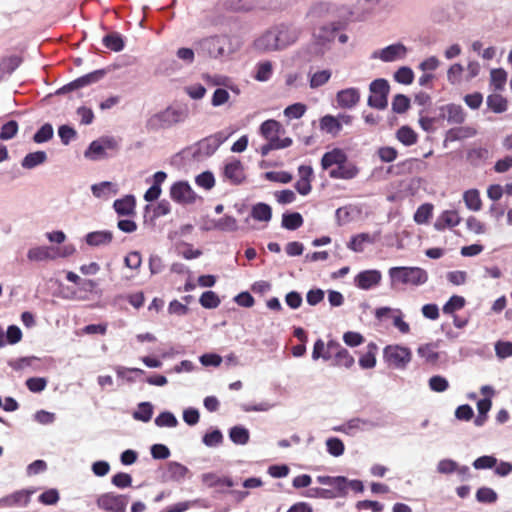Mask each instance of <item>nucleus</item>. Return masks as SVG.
<instances>
[{
  "mask_svg": "<svg viewBox=\"0 0 512 512\" xmlns=\"http://www.w3.org/2000/svg\"><path fill=\"white\" fill-rule=\"evenodd\" d=\"M321 167L329 171L332 179L351 180L359 174L357 165L349 161L347 154L340 148L325 152L321 158Z\"/></svg>",
  "mask_w": 512,
  "mask_h": 512,
  "instance_id": "f257e3e1",
  "label": "nucleus"
},
{
  "mask_svg": "<svg viewBox=\"0 0 512 512\" xmlns=\"http://www.w3.org/2000/svg\"><path fill=\"white\" fill-rule=\"evenodd\" d=\"M239 47L238 39L222 35L202 39L197 43L196 51L199 55L211 58H227Z\"/></svg>",
  "mask_w": 512,
  "mask_h": 512,
  "instance_id": "f03ea898",
  "label": "nucleus"
},
{
  "mask_svg": "<svg viewBox=\"0 0 512 512\" xmlns=\"http://www.w3.org/2000/svg\"><path fill=\"white\" fill-rule=\"evenodd\" d=\"M390 288L398 289L400 285L418 287L428 281L425 269L416 266H397L388 270Z\"/></svg>",
  "mask_w": 512,
  "mask_h": 512,
  "instance_id": "7ed1b4c3",
  "label": "nucleus"
},
{
  "mask_svg": "<svg viewBox=\"0 0 512 512\" xmlns=\"http://www.w3.org/2000/svg\"><path fill=\"white\" fill-rule=\"evenodd\" d=\"M188 114V108L185 106H168L151 115L146 121V128L150 131L169 129L184 122Z\"/></svg>",
  "mask_w": 512,
  "mask_h": 512,
  "instance_id": "20e7f679",
  "label": "nucleus"
},
{
  "mask_svg": "<svg viewBox=\"0 0 512 512\" xmlns=\"http://www.w3.org/2000/svg\"><path fill=\"white\" fill-rule=\"evenodd\" d=\"M317 482L328 486V500L336 498H345L348 496L349 490L355 493H362L364 491V485L361 480L353 479L350 480L345 476H326L320 475L316 478Z\"/></svg>",
  "mask_w": 512,
  "mask_h": 512,
  "instance_id": "39448f33",
  "label": "nucleus"
},
{
  "mask_svg": "<svg viewBox=\"0 0 512 512\" xmlns=\"http://www.w3.org/2000/svg\"><path fill=\"white\" fill-rule=\"evenodd\" d=\"M228 137V134L219 131L186 148L183 153L190 156L194 161H202L212 156Z\"/></svg>",
  "mask_w": 512,
  "mask_h": 512,
  "instance_id": "423d86ee",
  "label": "nucleus"
},
{
  "mask_svg": "<svg viewBox=\"0 0 512 512\" xmlns=\"http://www.w3.org/2000/svg\"><path fill=\"white\" fill-rule=\"evenodd\" d=\"M370 96L367 104L371 108L384 110L388 106L389 83L384 78L373 80L369 85Z\"/></svg>",
  "mask_w": 512,
  "mask_h": 512,
  "instance_id": "0eeeda50",
  "label": "nucleus"
},
{
  "mask_svg": "<svg viewBox=\"0 0 512 512\" xmlns=\"http://www.w3.org/2000/svg\"><path fill=\"white\" fill-rule=\"evenodd\" d=\"M128 499V496L123 494L106 492L97 496L96 505L106 512H126Z\"/></svg>",
  "mask_w": 512,
  "mask_h": 512,
  "instance_id": "6e6552de",
  "label": "nucleus"
},
{
  "mask_svg": "<svg viewBox=\"0 0 512 512\" xmlns=\"http://www.w3.org/2000/svg\"><path fill=\"white\" fill-rule=\"evenodd\" d=\"M411 350L405 346L388 345L384 348V360L390 365L398 369L405 368L411 361Z\"/></svg>",
  "mask_w": 512,
  "mask_h": 512,
  "instance_id": "1a4fd4ad",
  "label": "nucleus"
},
{
  "mask_svg": "<svg viewBox=\"0 0 512 512\" xmlns=\"http://www.w3.org/2000/svg\"><path fill=\"white\" fill-rule=\"evenodd\" d=\"M281 50L293 45L301 34V29L292 23H279L272 26Z\"/></svg>",
  "mask_w": 512,
  "mask_h": 512,
  "instance_id": "9d476101",
  "label": "nucleus"
},
{
  "mask_svg": "<svg viewBox=\"0 0 512 512\" xmlns=\"http://www.w3.org/2000/svg\"><path fill=\"white\" fill-rule=\"evenodd\" d=\"M105 75H106V70H104V69L95 70L91 73L83 75V76L71 81L70 83L62 86L61 88L56 90L55 94L63 95V94H67L72 91L78 90L80 88L86 87L90 84L100 81Z\"/></svg>",
  "mask_w": 512,
  "mask_h": 512,
  "instance_id": "9b49d317",
  "label": "nucleus"
},
{
  "mask_svg": "<svg viewBox=\"0 0 512 512\" xmlns=\"http://www.w3.org/2000/svg\"><path fill=\"white\" fill-rule=\"evenodd\" d=\"M407 47L402 43H394L384 47L383 49L376 50L371 54L372 59H380L383 62H394L402 60L407 55Z\"/></svg>",
  "mask_w": 512,
  "mask_h": 512,
  "instance_id": "f8f14e48",
  "label": "nucleus"
},
{
  "mask_svg": "<svg viewBox=\"0 0 512 512\" xmlns=\"http://www.w3.org/2000/svg\"><path fill=\"white\" fill-rule=\"evenodd\" d=\"M375 317L382 320L384 317L390 316L393 320V326L397 328L402 334H407L410 331V326L403 320V312L398 308L380 307L375 310Z\"/></svg>",
  "mask_w": 512,
  "mask_h": 512,
  "instance_id": "ddd939ff",
  "label": "nucleus"
},
{
  "mask_svg": "<svg viewBox=\"0 0 512 512\" xmlns=\"http://www.w3.org/2000/svg\"><path fill=\"white\" fill-rule=\"evenodd\" d=\"M339 30V26L337 23H329L321 26L317 32H315L314 36L316 42L313 44L316 47V55H323L324 50L319 48L318 46H323L326 43L334 41L337 36Z\"/></svg>",
  "mask_w": 512,
  "mask_h": 512,
  "instance_id": "4468645a",
  "label": "nucleus"
},
{
  "mask_svg": "<svg viewBox=\"0 0 512 512\" xmlns=\"http://www.w3.org/2000/svg\"><path fill=\"white\" fill-rule=\"evenodd\" d=\"M254 48L261 53L281 51L272 27L254 40Z\"/></svg>",
  "mask_w": 512,
  "mask_h": 512,
  "instance_id": "2eb2a0df",
  "label": "nucleus"
},
{
  "mask_svg": "<svg viewBox=\"0 0 512 512\" xmlns=\"http://www.w3.org/2000/svg\"><path fill=\"white\" fill-rule=\"evenodd\" d=\"M382 274L379 270H364L358 273L354 278L355 285L362 290H370L379 285Z\"/></svg>",
  "mask_w": 512,
  "mask_h": 512,
  "instance_id": "dca6fc26",
  "label": "nucleus"
},
{
  "mask_svg": "<svg viewBox=\"0 0 512 512\" xmlns=\"http://www.w3.org/2000/svg\"><path fill=\"white\" fill-rule=\"evenodd\" d=\"M170 197L178 203H191L195 200V194L187 182H175L170 188Z\"/></svg>",
  "mask_w": 512,
  "mask_h": 512,
  "instance_id": "f3484780",
  "label": "nucleus"
},
{
  "mask_svg": "<svg viewBox=\"0 0 512 512\" xmlns=\"http://www.w3.org/2000/svg\"><path fill=\"white\" fill-rule=\"evenodd\" d=\"M361 98L360 90L355 87L342 89L336 94V101L340 108L351 109L355 107Z\"/></svg>",
  "mask_w": 512,
  "mask_h": 512,
  "instance_id": "a211bd4d",
  "label": "nucleus"
},
{
  "mask_svg": "<svg viewBox=\"0 0 512 512\" xmlns=\"http://www.w3.org/2000/svg\"><path fill=\"white\" fill-rule=\"evenodd\" d=\"M440 116L447 120L449 124L460 125L465 122L466 112L458 104L450 103L440 108Z\"/></svg>",
  "mask_w": 512,
  "mask_h": 512,
  "instance_id": "6ab92c4d",
  "label": "nucleus"
},
{
  "mask_svg": "<svg viewBox=\"0 0 512 512\" xmlns=\"http://www.w3.org/2000/svg\"><path fill=\"white\" fill-rule=\"evenodd\" d=\"M224 177L232 184L238 185L245 179L244 168L241 161L233 159L224 166Z\"/></svg>",
  "mask_w": 512,
  "mask_h": 512,
  "instance_id": "aec40b11",
  "label": "nucleus"
},
{
  "mask_svg": "<svg viewBox=\"0 0 512 512\" xmlns=\"http://www.w3.org/2000/svg\"><path fill=\"white\" fill-rule=\"evenodd\" d=\"M374 426V423L370 420L362 418H353L340 426L334 427L333 430L353 436L359 430L372 428Z\"/></svg>",
  "mask_w": 512,
  "mask_h": 512,
  "instance_id": "412c9836",
  "label": "nucleus"
},
{
  "mask_svg": "<svg viewBox=\"0 0 512 512\" xmlns=\"http://www.w3.org/2000/svg\"><path fill=\"white\" fill-rule=\"evenodd\" d=\"M27 258L33 262L54 260L57 258L56 249L49 246L33 247L28 250Z\"/></svg>",
  "mask_w": 512,
  "mask_h": 512,
  "instance_id": "4be33fe9",
  "label": "nucleus"
},
{
  "mask_svg": "<svg viewBox=\"0 0 512 512\" xmlns=\"http://www.w3.org/2000/svg\"><path fill=\"white\" fill-rule=\"evenodd\" d=\"M118 191V185L111 181H103L91 186L93 196L99 199H108L111 196L116 195Z\"/></svg>",
  "mask_w": 512,
  "mask_h": 512,
  "instance_id": "5701e85b",
  "label": "nucleus"
},
{
  "mask_svg": "<svg viewBox=\"0 0 512 512\" xmlns=\"http://www.w3.org/2000/svg\"><path fill=\"white\" fill-rule=\"evenodd\" d=\"M461 222V217L454 210H446L436 219L434 228L442 231L446 227H455Z\"/></svg>",
  "mask_w": 512,
  "mask_h": 512,
  "instance_id": "b1692460",
  "label": "nucleus"
},
{
  "mask_svg": "<svg viewBox=\"0 0 512 512\" xmlns=\"http://www.w3.org/2000/svg\"><path fill=\"white\" fill-rule=\"evenodd\" d=\"M113 233L111 231H93L85 236V241L89 246H105L112 242Z\"/></svg>",
  "mask_w": 512,
  "mask_h": 512,
  "instance_id": "393cba45",
  "label": "nucleus"
},
{
  "mask_svg": "<svg viewBox=\"0 0 512 512\" xmlns=\"http://www.w3.org/2000/svg\"><path fill=\"white\" fill-rule=\"evenodd\" d=\"M135 197L133 195H126L123 198L117 199L113 203V208L120 216H129L135 212Z\"/></svg>",
  "mask_w": 512,
  "mask_h": 512,
  "instance_id": "a878e982",
  "label": "nucleus"
},
{
  "mask_svg": "<svg viewBox=\"0 0 512 512\" xmlns=\"http://www.w3.org/2000/svg\"><path fill=\"white\" fill-rule=\"evenodd\" d=\"M212 229L224 232H234L238 230V222L233 216L225 215L218 220H213L212 226H203V230L208 231Z\"/></svg>",
  "mask_w": 512,
  "mask_h": 512,
  "instance_id": "bb28decb",
  "label": "nucleus"
},
{
  "mask_svg": "<svg viewBox=\"0 0 512 512\" xmlns=\"http://www.w3.org/2000/svg\"><path fill=\"white\" fill-rule=\"evenodd\" d=\"M375 241V236L369 233H360L351 237L347 247L356 253H361L365 249V244H373Z\"/></svg>",
  "mask_w": 512,
  "mask_h": 512,
  "instance_id": "cd10ccee",
  "label": "nucleus"
},
{
  "mask_svg": "<svg viewBox=\"0 0 512 512\" xmlns=\"http://www.w3.org/2000/svg\"><path fill=\"white\" fill-rule=\"evenodd\" d=\"M477 134V131L473 127L469 126H461L456 128H451L446 132L445 140L446 141H458L466 138H471Z\"/></svg>",
  "mask_w": 512,
  "mask_h": 512,
  "instance_id": "c85d7f7f",
  "label": "nucleus"
},
{
  "mask_svg": "<svg viewBox=\"0 0 512 512\" xmlns=\"http://www.w3.org/2000/svg\"><path fill=\"white\" fill-rule=\"evenodd\" d=\"M331 76L332 71L330 69L317 70L315 72H312V70H310L308 73L310 88L317 89L319 87H322L323 85L329 82Z\"/></svg>",
  "mask_w": 512,
  "mask_h": 512,
  "instance_id": "c756f323",
  "label": "nucleus"
},
{
  "mask_svg": "<svg viewBox=\"0 0 512 512\" xmlns=\"http://www.w3.org/2000/svg\"><path fill=\"white\" fill-rule=\"evenodd\" d=\"M396 139L404 146H412L418 141V134L408 125L401 126L395 134Z\"/></svg>",
  "mask_w": 512,
  "mask_h": 512,
  "instance_id": "7c9ffc66",
  "label": "nucleus"
},
{
  "mask_svg": "<svg viewBox=\"0 0 512 512\" xmlns=\"http://www.w3.org/2000/svg\"><path fill=\"white\" fill-rule=\"evenodd\" d=\"M250 215L254 220L269 222L272 218V209L268 204L259 202L252 206Z\"/></svg>",
  "mask_w": 512,
  "mask_h": 512,
  "instance_id": "2f4dec72",
  "label": "nucleus"
},
{
  "mask_svg": "<svg viewBox=\"0 0 512 512\" xmlns=\"http://www.w3.org/2000/svg\"><path fill=\"white\" fill-rule=\"evenodd\" d=\"M47 160L45 151H36L28 153L21 161V166L25 169H33Z\"/></svg>",
  "mask_w": 512,
  "mask_h": 512,
  "instance_id": "473e14b6",
  "label": "nucleus"
},
{
  "mask_svg": "<svg viewBox=\"0 0 512 512\" xmlns=\"http://www.w3.org/2000/svg\"><path fill=\"white\" fill-rule=\"evenodd\" d=\"M103 45L114 52H120L125 47V41L121 34L113 32L107 34L102 39Z\"/></svg>",
  "mask_w": 512,
  "mask_h": 512,
  "instance_id": "72a5a7b5",
  "label": "nucleus"
},
{
  "mask_svg": "<svg viewBox=\"0 0 512 512\" xmlns=\"http://www.w3.org/2000/svg\"><path fill=\"white\" fill-rule=\"evenodd\" d=\"M229 438L236 445H246L250 439V433L247 428L236 425L230 428Z\"/></svg>",
  "mask_w": 512,
  "mask_h": 512,
  "instance_id": "f704fd0d",
  "label": "nucleus"
},
{
  "mask_svg": "<svg viewBox=\"0 0 512 512\" xmlns=\"http://www.w3.org/2000/svg\"><path fill=\"white\" fill-rule=\"evenodd\" d=\"M281 128L282 126L278 121L269 119L261 124L260 133L265 139L272 141L278 136Z\"/></svg>",
  "mask_w": 512,
  "mask_h": 512,
  "instance_id": "c9c22d12",
  "label": "nucleus"
},
{
  "mask_svg": "<svg viewBox=\"0 0 512 512\" xmlns=\"http://www.w3.org/2000/svg\"><path fill=\"white\" fill-rule=\"evenodd\" d=\"M320 129L328 134L336 136L342 130L336 116L325 115L320 119Z\"/></svg>",
  "mask_w": 512,
  "mask_h": 512,
  "instance_id": "e433bc0d",
  "label": "nucleus"
},
{
  "mask_svg": "<svg viewBox=\"0 0 512 512\" xmlns=\"http://www.w3.org/2000/svg\"><path fill=\"white\" fill-rule=\"evenodd\" d=\"M463 200L466 207L471 211H479L482 207L480 193L477 189H470L464 192Z\"/></svg>",
  "mask_w": 512,
  "mask_h": 512,
  "instance_id": "4c0bfd02",
  "label": "nucleus"
},
{
  "mask_svg": "<svg viewBox=\"0 0 512 512\" xmlns=\"http://www.w3.org/2000/svg\"><path fill=\"white\" fill-rule=\"evenodd\" d=\"M489 157V150L484 147H476L468 150L467 160L473 166H478Z\"/></svg>",
  "mask_w": 512,
  "mask_h": 512,
  "instance_id": "58836bf2",
  "label": "nucleus"
},
{
  "mask_svg": "<svg viewBox=\"0 0 512 512\" xmlns=\"http://www.w3.org/2000/svg\"><path fill=\"white\" fill-rule=\"evenodd\" d=\"M255 69H256V72H255L254 78L257 81L266 82L272 77L273 64L271 61L267 60V61L259 62V63H257Z\"/></svg>",
  "mask_w": 512,
  "mask_h": 512,
  "instance_id": "ea45409f",
  "label": "nucleus"
},
{
  "mask_svg": "<svg viewBox=\"0 0 512 512\" xmlns=\"http://www.w3.org/2000/svg\"><path fill=\"white\" fill-rule=\"evenodd\" d=\"M303 225V217L298 212L284 213L282 215V226L287 230H296Z\"/></svg>",
  "mask_w": 512,
  "mask_h": 512,
  "instance_id": "a19ab883",
  "label": "nucleus"
},
{
  "mask_svg": "<svg viewBox=\"0 0 512 512\" xmlns=\"http://www.w3.org/2000/svg\"><path fill=\"white\" fill-rule=\"evenodd\" d=\"M84 156L90 160L96 161L108 157V154L103 149V146L100 144L99 140L96 139L90 143L84 152Z\"/></svg>",
  "mask_w": 512,
  "mask_h": 512,
  "instance_id": "79ce46f5",
  "label": "nucleus"
},
{
  "mask_svg": "<svg viewBox=\"0 0 512 512\" xmlns=\"http://www.w3.org/2000/svg\"><path fill=\"white\" fill-rule=\"evenodd\" d=\"M436 348V344L427 343L419 346L417 353L421 358L425 359L426 362L435 363L439 359V354L436 351Z\"/></svg>",
  "mask_w": 512,
  "mask_h": 512,
  "instance_id": "37998d69",
  "label": "nucleus"
},
{
  "mask_svg": "<svg viewBox=\"0 0 512 512\" xmlns=\"http://www.w3.org/2000/svg\"><path fill=\"white\" fill-rule=\"evenodd\" d=\"M153 415V405L150 402H141L137 410L133 412V418L137 421L149 422Z\"/></svg>",
  "mask_w": 512,
  "mask_h": 512,
  "instance_id": "c03bdc74",
  "label": "nucleus"
},
{
  "mask_svg": "<svg viewBox=\"0 0 512 512\" xmlns=\"http://www.w3.org/2000/svg\"><path fill=\"white\" fill-rule=\"evenodd\" d=\"M487 106L495 113H503L507 110V100L500 94H491L487 97Z\"/></svg>",
  "mask_w": 512,
  "mask_h": 512,
  "instance_id": "a18cd8bd",
  "label": "nucleus"
},
{
  "mask_svg": "<svg viewBox=\"0 0 512 512\" xmlns=\"http://www.w3.org/2000/svg\"><path fill=\"white\" fill-rule=\"evenodd\" d=\"M22 60L16 55L3 58L0 62V72L2 74H12L21 64Z\"/></svg>",
  "mask_w": 512,
  "mask_h": 512,
  "instance_id": "49530a36",
  "label": "nucleus"
},
{
  "mask_svg": "<svg viewBox=\"0 0 512 512\" xmlns=\"http://www.w3.org/2000/svg\"><path fill=\"white\" fill-rule=\"evenodd\" d=\"M169 476L173 480H181L186 477L189 472L188 468L179 462H169L167 466Z\"/></svg>",
  "mask_w": 512,
  "mask_h": 512,
  "instance_id": "de8ad7c7",
  "label": "nucleus"
},
{
  "mask_svg": "<svg viewBox=\"0 0 512 512\" xmlns=\"http://www.w3.org/2000/svg\"><path fill=\"white\" fill-rule=\"evenodd\" d=\"M465 299L462 296L453 295L444 304L442 310L444 314H453L455 311L462 309L465 306Z\"/></svg>",
  "mask_w": 512,
  "mask_h": 512,
  "instance_id": "09e8293b",
  "label": "nucleus"
},
{
  "mask_svg": "<svg viewBox=\"0 0 512 512\" xmlns=\"http://www.w3.org/2000/svg\"><path fill=\"white\" fill-rule=\"evenodd\" d=\"M199 303L206 309H214L220 305V298L214 291H205L200 296Z\"/></svg>",
  "mask_w": 512,
  "mask_h": 512,
  "instance_id": "8fccbe9b",
  "label": "nucleus"
},
{
  "mask_svg": "<svg viewBox=\"0 0 512 512\" xmlns=\"http://www.w3.org/2000/svg\"><path fill=\"white\" fill-rule=\"evenodd\" d=\"M327 451L334 457H339L344 453L345 446L341 439L331 437L326 440Z\"/></svg>",
  "mask_w": 512,
  "mask_h": 512,
  "instance_id": "3c124183",
  "label": "nucleus"
},
{
  "mask_svg": "<svg viewBox=\"0 0 512 512\" xmlns=\"http://www.w3.org/2000/svg\"><path fill=\"white\" fill-rule=\"evenodd\" d=\"M392 110L397 114L406 112L410 107V99L403 94H397L392 100Z\"/></svg>",
  "mask_w": 512,
  "mask_h": 512,
  "instance_id": "603ef678",
  "label": "nucleus"
},
{
  "mask_svg": "<svg viewBox=\"0 0 512 512\" xmlns=\"http://www.w3.org/2000/svg\"><path fill=\"white\" fill-rule=\"evenodd\" d=\"M433 206L429 203H425L420 205L415 214H414V221L417 224H424L426 223L429 218L432 216Z\"/></svg>",
  "mask_w": 512,
  "mask_h": 512,
  "instance_id": "864d4df0",
  "label": "nucleus"
},
{
  "mask_svg": "<svg viewBox=\"0 0 512 512\" xmlns=\"http://www.w3.org/2000/svg\"><path fill=\"white\" fill-rule=\"evenodd\" d=\"M178 424L177 418L174 416L173 413L164 411L161 412L156 418H155V425L158 427H176Z\"/></svg>",
  "mask_w": 512,
  "mask_h": 512,
  "instance_id": "5fc2aeb1",
  "label": "nucleus"
},
{
  "mask_svg": "<svg viewBox=\"0 0 512 512\" xmlns=\"http://www.w3.org/2000/svg\"><path fill=\"white\" fill-rule=\"evenodd\" d=\"M19 126L15 120H10L2 125L0 129V139L7 141L14 138L17 135Z\"/></svg>",
  "mask_w": 512,
  "mask_h": 512,
  "instance_id": "6e6d98bb",
  "label": "nucleus"
},
{
  "mask_svg": "<svg viewBox=\"0 0 512 512\" xmlns=\"http://www.w3.org/2000/svg\"><path fill=\"white\" fill-rule=\"evenodd\" d=\"M394 79L398 83L409 85L414 80V73L410 67L403 66L394 73Z\"/></svg>",
  "mask_w": 512,
  "mask_h": 512,
  "instance_id": "4d7b16f0",
  "label": "nucleus"
},
{
  "mask_svg": "<svg viewBox=\"0 0 512 512\" xmlns=\"http://www.w3.org/2000/svg\"><path fill=\"white\" fill-rule=\"evenodd\" d=\"M491 84L494 86L496 90H502L505 86L507 80V73L504 69H492L491 73Z\"/></svg>",
  "mask_w": 512,
  "mask_h": 512,
  "instance_id": "13d9d810",
  "label": "nucleus"
},
{
  "mask_svg": "<svg viewBox=\"0 0 512 512\" xmlns=\"http://www.w3.org/2000/svg\"><path fill=\"white\" fill-rule=\"evenodd\" d=\"M26 387L32 393H40L47 387L48 381L44 377H31L25 382Z\"/></svg>",
  "mask_w": 512,
  "mask_h": 512,
  "instance_id": "bf43d9fd",
  "label": "nucleus"
},
{
  "mask_svg": "<svg viewBox=\"0 0 512 512\" xmlns=\"http://www.w3.org/2000/svg\"><path fill=\"white\" fill-rule=\"evenodd\" d=\"M53 127L51 124L46 123L42 125L33 136V140L36 143H44L49 141L53 137Z\"/></svg>",
  "mask_w": 512,
  "mask_h": 512,
  "instance_id": "052dcab7",
  "label": "nucleus"
},
{
  "mask_svg": "<svg viewBox=\"0 0 512 512\" xmlns=\"http://www.w3.org/2000/svg\"><path fill=\"white\" fill-rule=\"evenodd\" d=\"M33 493V490H19L10 494L13 506H27L28 503L30 502V497Z\"/></svg>",
  "mask_w": 512,
  "mask_h": 512,
  "instance_id": "680f3d73",
  "label": "nucleus"
},
{
  "mask_svg": "<svg viewBox=\"0 0 512 512\" xmlns=\"http://www.w3.org/2000/svg\"><path fill=\"white\" fill-rule=\"evenodd\" d=\"M429 388L434 392H444L449 388L448 380L440 375L432 376L428 381Z\"/></svg>",
  "mask_w": 512,
  "mask_h": 512,
  "instance_id": "e2e57ef3",
  "label": "nucleus"
},
{
  "mask_svg": "<svg viewBox=\"0 0 512 512\" xmlns=\"http://www.w3.org/2000/svg\"><path fill=\"white\" fill-rule=\"evenodd\" d=\"M306 110L307 107L305 104L294 103L284 109V115L289 119H299L305 114Z\"/></svg>",
  "mask_w": 512,
  "mask_h": 512,
  "instance_id": "0e129e2a",
  "label": "nucleus"
},
{
  "mask_svg": "<svg viewBox=\"0 0 512 512\" xmlns=\"http://www.w3.org/2000/svg\"><path fill=\"white\" fill-rule=\"evenodd\" d=\"M476 499L481 503H494L497 500V493L488 487H481L476 492Z\"/></svg>",
  "mask_w": 512,
  "mask_h": 512,
  "instance_id": "69168bd1",
  "label": "nucleus"
},
{
  "mask_svg": "<svg viewBox=\"0 0 512 512\" xmlns=\"http://www.w3.org/2000/svg\"><path fill=\"white\" fill-rule=\"evenodd\" d=\"M464 68L460 63L451 65L447 71V80L450 84L456 85L461 82Z\"/></svg>",
  "mask_w": 512,
  "mask_h": 512,
  "instance_id": "338daca9",
  "label": "nucleus"
},
{
  "mask_svg": "<svg viewBox=\"0 0 512 512\" xmlns=\"http://www.w3.org/2000/svg\"><path fill=\"white\" fill-rule=\"evenodd\" d=\"M495 352L498 358L505 359L512 356V342L498 341L495 344Z\"/></svg>",
  "mask_w": 512,
  "mask_h": 512,
  "instance_id": "774afa93",
  "label": "nucleus"
}]
</instances>
